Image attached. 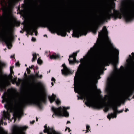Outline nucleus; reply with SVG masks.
<instances>
[{
  "label": "nucleus",
  "instance_id": "8fccbe9b",
  "mask_svg": "<svg viewBox=\"0 0 134 134\" xmlns=\"http://www.w3.org/2000/svg\"><path fill=\"white\" fill-rule=\"evenodd\" d=\"M133 86L134 87V82L133 83Z\"/></svg>",
  "mask_w": 134,
  "mask_h": 134
},
{
  "label": "nucleus",
  "instance_id": "7ed1b4c3",
  "mask_svg": "<svg viewBox=\"0 0 134 134\" xmlns=\"http://www.w3.org/2000/svg\"><path fill=\"white\" fill-rule=\"evenodd\" d=\"M120 10L127 22L131 21L134 17V5H125L121 8Z\"/></svg>",
  "mask_w": 134,
  "mask_h": 134
},
{
  "label": "nucleus",
  "instance_id": "e2e57ef3",
  "mask_svg": "<svg viewBox=\"0 0 134 134\" xmlns=\"http://www.w3.org/2000/svg\"><path fill=\"white\" fill-rule=\"evenodd\" d=\"M5 92H4V93H5Z\"/></svg>",
  "mask_w": 134,
  "mask_h": 134
},
{
  "label": "nucleus",
  "instance_id": "864d4df0",
  "mask_svg": "<svg viewBox=\"0 0 134 134\" xmlns=\"http://www.w3.org/2000/svg\"><path fill=\"white\" fill-rule=\"evenodd\" d=\"M10 90L9 89V90H7V92H9V91H10Z\"/></svg>",
  "mask_w": 134,
  "mask_h": 134
},
{
  "label": "nucleus",
  "instance_id": "13d9d810",
  "mask_svg": "<svg viewBox=\"0 0 134 134\" xmlns=\"http://www.w3.org/2000/svg\"><path fill=\"white\" fill-rule=\"evenodd\" d=\"M37 121V118H36V121Z\"/></svg>",
  "mask_w": 134,
  "mask_h": 134
},
{
  "label": "nucleus",
  "instance_id": "680f3d73",
  "mask_svg": "<svg viewBox=\"0 0 134 134\" xmlns=\"http://www.w3.org/2000/svg\"><path fill=\"white\" fill-rule=\"evenodd\" d=\"M25 66H26V65H25Z\"/></svg>",
  "mask_w": 134,
  "mask_h": 134
},
{
  "label": "nucleus",
  "instance_id": "c9c22d12",
  "mask_svg": "<svg viewBox=\"0 0 134 134\" xmlns=\"http://www.w3.org/2000/svg\"><path fill=\"white\" fill-rule=\"evenodd\" d=\"M51 80L52 81H55V79L53 77H52V78Z\"/></svg>",
  "mask_w": 134,
  "mask_h": 134
},
{
  "label": "nucleus",
  "instance_id": "a19ab883",
  "mask_svg": "<svg viewBox=\"0 0 134 134\" xmlns=\"http://www.w3.org/2000/svg\"><path fill=\"white\" fill-rule=\"evenodd\" d=\"M37 32H35V35L36 36H37Z\"/></svg>",
  "mask_w": 134,
  "mask_h": 134
},
{
  "label": "nucleus",
  "instance_id": "473e14b6",
  "mask_svg": "<svg viewBox=\"0 0 134 134\" xmlns=\"http://www.w3.org/2000/svg\"><path fill=\"white\" fill-rule=\"evenodd\" d=\"M90 126L88 125H87L86 126V129L87 130H89Z\"/></svg>",
  "mask_w": 134,
  "mask_h": 134
},
{
  "label": "nucleus",
  "instance_id": "6ab92c4d",
  "mask_svg": "<svg viewBox=\"0 0 134 134\" xmlns=\"http://www.w3.org/2000/svg\"><path fill=\"white\" fill-rule=\"evenodd\" d=\"M78 52H77L76 53H73L72 54L69 56L70 58H72V59L71 60H70L68 59L69 62L70 64H74V63H75L76 62L75 57L77 55V53H78Z\"/></svg>",
  "mask_w": 134,
  "mask_h": 134
},
{
  "label": "nucleus",
  "instance_id": "a18cd8bd",
  "mask_svg": "<svg viewBox=\"0 0 134 134\" xmlns=\"http://www.w3.org/2000/svg\"><path fill=\"white\" fill-rule=\"evenodd\" d=\"M14 56V55H13V56H10V58H12L13 57V56Z\"/></svg>",
  "mask_w": 134,
  "mask_h": 134
},
{
  "label": "nucleus",
  "instance_id": "2f4dec72",
  "mask_svg": "<svg viewBox=\"0 0 134 134\" xmlns=\"http://www.w3.org/2000/svg\"><path fill=\"white\" fill-rule=\"evenodd\" d=\"M36 40V38L33 37H32L31 39V40L33 41H35Z\"/></svg>",
  "mask_w": 134,
  "mask_h": 134
},
{
  "label": "nucleus",
  "instance_id": "f704fd0d",
  "mask_svg": "<svg viewBox=\"0 0 134 134\" xmlns=\"http://www.w3.org/2000/svg\"><path fill=\"white\" fill-rule=\"evenodd\" d=\"M132 59L134 60V53H132Z\"/></svg>",
  "mask_w": 134,
  "mask_h": 134
},
{
  "label": "nucleus",
  "instance_id": "4468645a",
  "mask_svg": "<svg viewBox=\"0 0 134 134\" xmlns=\"http://www.w3.org/2000/svg\"><path fill=\"white\" fill-rule=\"evenodd\" d=\"M62 66L63 67V69H62V73L65 75H67L69 74H71L73 72L70 69L68 68L64 64H63Z\"/></svg>",
  "mask_w": 134,
  "mask_h": 134
},
{
  "label": "nucleus",
  "instance_id": "dca6fc26",
  "mask_svg": "<svg viewBox=\"0 0 134 134\" xmlns=\"http://www.w3.org/2000/svg\"><path fill=\"white\" fill-rule=\"evenodd\" d=\"M56 96L54 94H52L51 96H49L48 99L51 103H52L53 101L55 100L56 104H59L60 103V101L58 99H55Z\"/></svg>",
  "mask_w": 134,
  "mask_h": 134
},
{
  "label": "nucleus",
  "instance_id": "0eeeda50",
  "mask_svg": "<svg viewBox=\"0 0 134 134\" xmlns=\"http://www.w3.org/2000/svg\"><path fill=\"white\" fill-rule=\"evenodd\" d=\"M118 76L116 75H114L108 79V82L107 89L109 90L116 83L118 80Z\"/></svg>",
  "mask_w": 134,
  "mask_h": 134
},
{
  "label": "nucleus",
  "instance_id": "58836bf2",
  "mask_svg": "<svg viewBox=\"0 0 134 134\" xmlns=\"http://www.w3.org/2000/svg\"><path fill=\"white\" fill-rule=\"evenodd\" d=\"M15 65L16 66H18L19 65V63H18L17 62L15 64Z\"/></svg>",
  "mask_w": 134,
  "mask_h": 134
},
{
  "label": "nucleus",
  "instance_id": "f3484780",
  "mask_svg": "<svg viewBox=\"0 0 134 134\" xmlns=\"http://www.w3.org/2000/svg\"><path fill=\"white\" fill-rule=\"evenodd\" d=\"M101 21V20L100 19L97 22L96 21L94 22L95 26L92 29V31L94 34H95L96 33L98 29V27L99 25L100 24Z\"/></svg>",
  "mask_w": 134,
  "mask_h": 134
},
{
  "label": "nucleus",
  "instance_id": "412c9836",
  "mask_svg": "<svg viewBox=\"0 0 134 134\" xmlns=\"http://www.w3.org/2000/svg\"><path fill=\"white\" fill-rule=\"evenodd\" d=\"M81 76V78L83 80H87V81L88 83H91V81L90 80H88L87 77V76L86 73L85 72H83L82 73Z\"/></svg>",
  "mask_w": 134,
  "mask_h": 134
},
{
  "label": "nucleus",
  "instance_id": "20e7f679",
  "mask_svg": "<svg viewBox=\"0 0 134 134\" xmlns=\"http://www.w3.org/2000/svg\"><path fill=\"white\" fill-rule=\"evenodd\" d=\"M69 107H67L66 108L64 107H60L58 108H55L53 107L52 108V110L54 112V114L52 115L53 117L54 115L59 116H65L68 117L69 115V114L66 111V109H69Z\"/></svg>",
  "mask_w": 134,
  "mask_h": 134
},
{
  "label": "nucleus",
  "instance_id": "49530a36",
  "mask_svg": "<svg viewBox=\"0 0 134 134\" xmlns=\"http://www.w3.org/2000/svg\"><path fill=\"white\" fill-rule=\"evenodd\" d=\"M94 88H95V89H96V86L95 85H94Z\"/></svg>",
  "mask_w": 134,
  "mask_h": 134
},
{
  "label": "nucleus",
  "instance_id": "79ce46f5",
  "mask_svg": "<svg viewBox=\"0 0 134 134\" xmlns=\"http://www.w3.org/2000/svg\"><path fill=\"white\" fill-rule=\"evenodd\" d=\"M16 84L17 85H18L20 83L17 82L16 83Z\"/></svg>",
  "mask_w": 134,
  "mask_h": 134
},
{
  "label": "nucleus",
  "instance_id": "f257e3e1",
  "mask_svg": "<svg viewBox=\"0 0 134 134\" xmlns=\"http://www.w3.org/2000/svg\"><path fill=\"white\" fill-rule=\"evenodd\" d=\"M107 33L106 27L104 26L102 30L99 32L98 35L99 38H103L102 41L100 44L91 48L90 51L83 58L80 60L81 64L79 65L80 70H82L85 66L91 65L94 63L99 51L105 49L108 46H109L113 48V51H109L103 55L100 63V66L102 68L105 65H108L109 64H111L114 66L115 69L116 71L118 70L116 68L117 62L115 60L114 58L115 55L117 57L119 54V51L114 47L113 44L107 35Z\"/></svg>",
  "mask_w": 134,
  "mask_h": 134
},
{
  "label": "nucleus",
  "instance_id": "a211bd4d",
  "mask_svg": "<svg viewBox=\"0 0 134 134\" xmlns=\"http://www.w3.org/2000/svg\"><path fill=\"white\" fill-rule=\"evenodd\" d=\"M0 3L1 6V9L3 12H5L7 8V4L5 0H0Z\"/></svg>",
  "mask_w": 134,
  "mask_h": 134
},
{
  "label": "nucleus",
  "instance_id": "bf43d9fd",
  "mask_svg": "<svg viewBox=\"0 0 134 134\" xmlns=\"http://www.w3.org/2000/svg\"><path fill=\"white\" fill-rule=\"evenodd\" d=\"M40 134H43V133H40Z\"/></svg>",
  "mask_w": 134,
  "mask_h": 134
},
{
  "label": "nucleus",
  "instance_id": "3c124183",
  "mask_svg": "<svg viewBox=\"0 0 134 134\" xmlns=\"http://www.w3.org/2000/svg\"><path fill=\"white\" fill-rule=\"evenodd\" d=\"M32 34H33L32 33V32H31V35H32Z\"/></svg>",
  "mask_w": 134,
  "mask_h": 134
},
{
  "label": "nucleus",
  "instance_id": "4d7b16f0",
  "mask_svg": "<svg viewBox=\"0 0 134 134\" xmlns=\"http://www.w3.org/2000/svg\"><path fill=\"white\" fill-rule=\"evenodd\" d=\"M99 77V78L98 79H99L100 78V77L99 76H98Z\"/></svg>",
  "mask_w": 134,
  "mask_h": 134
},
{
  "label": "nucleus",
  "instance_id": "09e8293b",
  "mask_svg": "<svg viewBox=\"0 0 134 134\" xmlns=\"http://www.w3.org/2000/svg\"><path fill=\"white\" fill-rule=\"evenodd\" d=\"M51 84H52V86H53V82H52L51 83Z\"/></svg>",
  "mask_w": 134,
  "mask_h": 134
},
{
  "label": "nucleus",
  "instance_id": "4c0bfd02",
  "mask_svg": "<svg viewBox=\"0 0 134 134\" xmlns=\"http://www.w3.org/2000/svg\"><path fill=\"white\" fill-rule=\"evenodd\" d=\"M26 70H27V71L28 72H30V70L28 68H27V69H26Z\"/></svg>",
  "mask_w": 134,
  "mask_h": 134
},
{
  "label": "nucleus",
  "instance_id": "37998d69",
  "mask_svg": "<svg viewBox=\"0 0 134 134\" xmlns=\"http://www.w3.org/2000/svg\"><path fill=\"white\" fill-rule=\"evenodd\" d=\"M128 111H129V110L128 109H127L126 110H125V112H126Z\"/></svg>",
  "mask_w": 134,
  "mask_h": 134
},
{
  "label": "nucleus",
  "instance_id": "7c9ffc66",
  "mask_svg": "<svg viewBox=\"0 0 134 134\" xmlns=\"http://www.w3.org/2000/svg\"><path fill=\"white\" fill-rule=\"evenodd\" d=\"M3 119H1L0 120V124L1 125H2L3 124Z\"/></svg>",
  "mask_w": 134,
  "mask_h": 134
},
{
  "label": "nucleus",
  "instance_id": "423d86ee",
  "mask_svg": "<svg viewBox=\"0 0 134 134\" xmlns=\"http://www.w3.org/2000/svg\"><path fill=\"white\" fill-rule=\"evenodd\" d=\"M80 75L79 73H76L74 77V90L75 92L80 94L81 92L82 85L79 82Z\"/></svg>",
  "mask_w": 134,
  "mask_h": 134
},
{
  "label": "nucleus",
  "instance_id": "e433bc0d",
  "mask_svg": "<svg viewBox=\"0 0 134 134\" xmlns=\"http://www.w3.org/2000/svg\"><path fill=\"white\" fill-rule=\"evenodd\" d=\"M34 67V66L33 65H32L30 67V66L29 68L30 69H32V68H33Z\"/></svg>",
  "mask_w": 134,
  "mask_h": 134
},
{
  "label": "nucleus",
  "instance_id": "39448f33",
  "mask_svg": "<svg viewBox=\"0 0 134 134\" xmlns=\"http://www.w3.org/2000/svg\"><path fill=\"white\" fill-rule=\"evenodd\" d=\"M84 98L86 100L85 104L87 106H91L93 108L98 107V103L93 96L86 94L85 95Z\"/></svg>",
  "mask_w": 134,
  "mask_h": 134
},
{
  "label": "nucleus",
  "instance_id": "de8ad7c7",
  "mask_svg": "<svg viewBox=\"0 0 134 134\" xmlns=\"http://www.w3.org/2000/svg\"><path fill=\"white\" fill-rule=\"evenodd\" d=\"M77 96V97H78V99H79V98H81V97H79V96L78 95Z\"/></svg>",
  "mask_w": 134,
  "mask_h": 134
},
{
  "label": "nucleus",
  "instance_id": "f03ea898",
  "mask_svg": "<svg viewBox=\"0 0 134 134\" xmlns=\"http://www.w3.org/2000/svg\"><path fill=\"white\" fill-rule=\"evenodd\" d=\"M38 84L40 85L39 93L37 94L29 95L26 97L21 102V106L26 104H33L40 107L41 102H45L46 98V89L42 83L39 82Z\"/></svg>",
  "mask_w": 134,
  "mask_h": 134
},
{
  "label": "nucleus",
  "instance_id": "c03bdc74",
  "mask_svg": "<svg viewBox=\"0 0 134 134\" xmlns=\"http://www.w3.org/2000/svg\"><path fill=\"white\" fill-rule=\"evenodd\" d=\"M70 123V121H68L67 122V123L68 124V123Z\"/></svg>",
  "mask_w": 134,
  "mask_h": 134
},
{
  "label": "nucleus",
  "instance_id": "052dcab7",
  "mask_svg": "<svg viewBox=\"0 0 134 134\" xmlns=\"http://www.w3.org/2000/svg\"><path fill=\"white\" fill-rule=\"evenodd\" d=\"M4 124V125H5V124H6V123H5Z\"/></svg>",
  "mask_w": 134,
  "mask_h": 134
},
{
  "label": "nucleus",
  "instance_id": "bb28decb",
  "mask_svg": "<svg viewBox=\"0 0 134 134\" xmlns=\"http://www.w3.org/2000/svg\"><path fill=\"white\" fill-rule=\"evenodd\" d=\"M0 88L2 91H4L5 88V86L4 85H2L0 86Z\"/></svg>",
  "mask_w": 134,
  "mask_h": 134
},
{
  "label": "nucleus",
  "instance_id": "ddd939ff",
  "mask_svg": "<svg viewBox=\"0 0 134 134\" xmlns=\"http://www.w3.org/2000/svg\"><path fill=\"white\" fill-rule=\"evenodd\" d=\"M23 114L22 110H20L15 111L13 114V119L14 122L17 118H18L19 121V120L20 118Z\"/></svg>",
  "mask_w": 134,
  "mask_h": 134
},
{
  "label": "nucleus",
  "instance_id": "603ef678",
  "mask_svg": "<svg viewBox=\"0 0 134 134\" xmlns=\"http://www.w3.org/2000/svg\"><path fill=\"white\" fill-rule=\"evenodd\" d=\"M10 72H11L12 70H11V68H10Z\"/></svg>",
  "mask_w": 134,
  "mask_h": 134
},
{
  "label": "nucleus",
  "instance_id": "72a5a7b5",
  "mask_svg": "<svg viewBox=\"0 0 134 134\" xmlns=\"http://www.w3.org/2000/svg\"><path fill=\"white\" fill-rule=\"evenodd\" d=\"M68 130V132H69L70 131V129L69 128H66V129H65V131H66V130Z\"/></svg>",
  "mask_w": 134,
  "mask_h": 134
},
{
  "label": "nucleus",
  "instance_id": "6e6552de",
  "mask_svg": "<svg viewBox=\"0 0 134 134\" xmlns=\"http://www.w3.org/2000/svg\"><path fill=\"white\" fill-rule=\"evenodd\" d=\"M87 33V31L86 29L82 27L80 28L77 31H73L72 36L78 38L79 37V35L80 36L82 35H85Z\"/></svg>",
  "mask_w": 134,
  "mask_h": 134
},
{
  "label": "nucleus",
  "instance_id": "aec40b11",
  "mask_svg": "<svg viewBox=\"0 0 134 134\" xmlns=\"http://www.w3.org/2000/svg\"><path fill=\"white\" fill-rule=\"evenodd\" d=\"M49 27L51 30H55L59 33H62V30L59 27L53 25H49Z\"/></svg>",
  "mask_w": 134,
  "mask_h": 134
},
{
  "label": "nucleus",
  "instance_id": "5701e85b",
  "mask_svg": "<svg viewBox=\"0 0 134 134\" xmlns=\"http://www.w3.org/2000/svg\"><path fill=\"white\" fill-rule=\"evenodd\" d=\"M59 56L58 55L54 54L50 56V58L51 59H56L58 58Z\"/></svg>",
  "mask_w": 134,
  "mask_h": 134
},
{
  "label": "nucleus",
  "instance_id": "f8f14e48",
  "mask_svg": "<svg viewBox=\"0 0 134 134\" xmlns=\"http://www.w3.org/2000/svg\"><path fill=\"white\" fill-rule=\"evenodd\" d=\"M10 93L12 94L15 95V97L14 98V102H12L10 103L11 107V108H16L17 106L18 105V103L16 99V91L14 90H12L10 91Z\"/></svg>",
  "mask_w": 134,
  "mask_h": 134
},
{
  "label": "nucleus",
  "instance_id": "393cba45",
  "mask_svg": "<svg viewBox=\"0 0 134 134\" xmlns=\"http://www.w3.org/2000/svg\"><path fill=\"white\" fill-rule=\"evenodd\" d=\"M36 23L34 19L33 20V23L31 27V29H34L36 26Z\"/></svg>",
  "mask_w": 134,
  "mask_h": 134
},
{
  "label": "nucleus",
  "instance_id": "9b49d317",
  "mask_svg": "<svg viewBox=\"0 0 134 134\" xmlns=\"http://www.w3.org/2000/svg\"><path fill=\"white\" fill-rule=\"evenodd\" d=\"M44 132L47 133V134H61L60 132L55 131L53 128H50L49 126H47V125L44 126Z\"/></svg>",
  "mask_w": 134,
  "mask_h": 134
},
{
  "label": "nucleus",
  "instance_id": "1a4fd4ad",
  "mask_svg": "<svg viewBox=\"0 0 134 134\" xmlns=\"http://www.w3.org/2000/svg\"><path fill=\"white\" fill-rule=\"evenodd\" d=\"M113 110L114 111L113 113H111L108 115L107 116V118L110 120L111 118H116V114H117L119 113H122L123 111V110L118 111L117 110V106L116 105H114L112 107Z\"/></svg>",
  "mask_w": 134,
  "mask_h": 134
},
{
  "label": "nucleus",
  "instance_id": "2eb2a0df",
  "mask_svg": "<svg viewBox=\"0 0 134 134\" xmlns=\"http://www.w3.org/2000/svg\"><path fill=\"white\" fill-rule=\"evenodd\" d=\"M127 94H128L127 92L123 93L117 97L115 99V102H118L123 101L127 96Z\"/></svg>",
  "mask_w": 134,
  "mask_h": 134
},
{
  "label": "nucleus",
  "instance_id": "b1692460",
  "mask_svg": "<svg viewBox=\"0 0 134 134\" xmlns=\"http://www.w3.org/2000/svg\"><path fill=\"white\" fill-rule=\"evenodd\" d=\"M16 1V0H8V2L9 4V5H11L14 3Z\"/></svg>",
  "mask_w": 134,
  "mask_h": 134
},
{
  "label": "nucleus",
  "instance_id": "c756f323",
  "mask_svg": "<svg viewBox=\"0 0 134 134\" xmlns=\"http://www.w3.org/2000/svg\"><path fill=\"white\" fill-rule=\"evenodd\" d=\"M36 76L37 77H39L40 78H41L42 77V75H38L37 74H36Z\"/></svg>",
  "mask_w": 134,
  "mask_h": 134
},
{
  "label": "nucleus",
  "instance_id": "c85d7f7f",
  "mask_svg": "<svg viewBox=\"0 0 134 134\" xmlns=\"http://www.w3.org/2000/svg\"><path fill=\"white\" fill-rule=\"evenodd\" d=\"M37 62L38 63L40 64L42 63V61L39 58H38L37 60Z\"/></svg>",
  "mask_w": 134,
  "mask_h": 134
},
{
  "label": "nucleus",
  "instance_id": "6e6d98bb",
  "mask_svg": "<svg viewBox=\"0 0 134 134\" xmlns=\"http://www.w3.org/2000/svg\"><path fill=\"white\" fill-rule=\"evenodd\" d=\"M44 36H46L47 37V36L46 35H44Z\"/></svg>",
  "mask_w": 134,
  "mask_h": 134
},
{
  "label": "nucleus",
  "instance_id": "ea45409f",
  "mask_svg": "<svg viewBox=\"0 0 134 134\" xmlns=\"http://www.w3.org/2000/svg\"><path fill=\"white\" fill-rule=\"evenodd\" d=\"M34 122H35V121L34 120V121H30V123L31 124H33Z\"/></svg>",
  "mask_w": 134,
  "mask_h": 134
},
{
  "label": "nucleus",
  "instance_id": "cd10ccee",
  "mask_svg": "<svg viewBox=\"0 0 134 134\" xmlns=\"http://www.w3.org/2000/svg\"><path fill=\"white\" fill-rule=\"evenodd\" d=\"M109 109V107L107 105L105 106L104 108L105 111L106 112L108 111Z\"/></svg>",
  "mask_w": 134,
  "mask_h": 134
},
{
  "label": "nucleus",
  "instance_id": "a878e982",
  "mask_svg": "<svg viewBox=\"0 0 134 134\" xmlns=\"http://www.w3.org/2000/svg\"><path fill=\"white\" fill-rule=\"evenodd\" d=\"M37 55H38V54H37ZM32 56L33 57L32 60V62L34 61L36 59V57L37 56V54H36V53H34L32 54Z\"/></svg>",
  "mask_w": 134,
  "mask_h": 134
},
{
  "label": "nucleus",
  "instance_id": "5fc2aeb1",
  "mask_svg": "<svg viewBox=\"0 0 134 134\" xmlns=\"http://www.w3.org/2000/svg\"><path fill=\"white\" fill-rule=\"evenodd\" d=\"M129 56L130 58H131V56L130 55H129Z\"/></svg>",
  "mask_w": 134,
  "mask_h": 134
},
{
  "label": "nucleus",
  "instance_id": "4be33fe9",
  "mask_svg": "<svg viewBox=\"0 0 134 134\" xmlns=\"http://www.w3.org/2000/svg\"><path fill=\"white\" fill-rule=\"evenodd\" d=\"M10 117V115L8 113H3V118L4 120L5 119H8Z\"/></svg>",
  "mask_w": 134,
  "mask_h": 134
},
{
  "label": "nucleus",
  "instance_id": "9d476101",
  "mask_svg": "<svg viewBox=\"0 0 134 134\" xmlns=\"http://www.w3.org/2000/svg\"><path fill=\"white\" fill-rule=\"evenodd\" d=\"M111 8H108L102 16V19L103 20L109 19L111 17L114 16V14L111 11Z\"/></svg>",
  "mask_w": 134,
  "mask_h": 134
}]
</instances>
